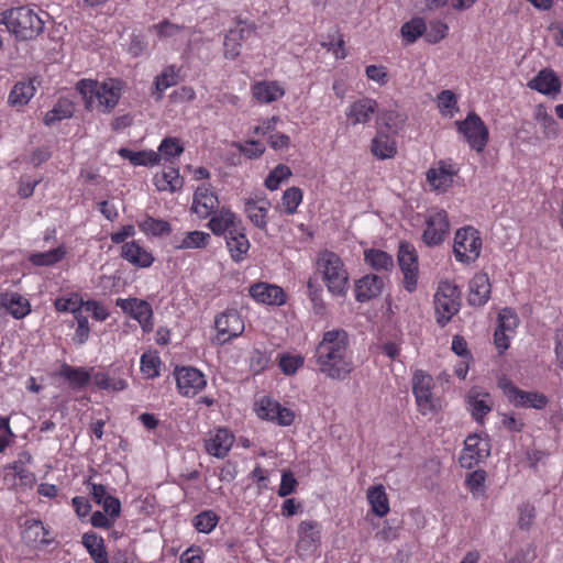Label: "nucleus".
Wrapping results in <instances>:
<instances>
[{
	"mask_svg": "<svg viewBox=\"0 0 563 563\" xmlns=\"http://www.w3.org/2000/svg\"><path fill=\"white\" fill-rule=\"evenodd\" d=\"M318 371L332 380H345L354 371L353 351L343 329L325 331L316 347Z\"/></svg>",
	"mask_w": 563,
	"mask_h": 563,
	"instance_id": "obj_1",
	"label": "nucleus"
},
{
	"mask_svg": "<svg viewBox=\"0 0 563 563\" xmlns=\"http://www.w3.org/2000/svg\"><path fill=\"white\" fill-rule=\"evenodd\" d=\"M124 87L125 84L118 78L80 79L76 84V90L81 96L85 109L100 114H110L114 111Z\"/></svg>",
	"mask_w": 563,
	"mask_h": 563,
	"instance_id": "obj_2",
	"label": "nucleus"
},
{
	"mask_svg": "<svg viewBox=\"0 0 563 563\" xmlns=\"http://www.w3.org/2000/svg\"><path fill=\"white\" fill-rule=\"evenodd\" d=\"M316 272L327 290L335 297H344L350 288V275L342 258L331 251H322L316 261Z\"/></svg>",
	"mask_w": 563,
	"mask_h": 563,
	"instance_id": "obj_3",
	"label": "nucleus"
},
{
	"mask_svg": "<svg viewBox=\"0 0 563 563\" xmlns=\"http://www.w3.org/2000/svg\"><path fill=\"white\" fill-rule=\"evenodd\" d=\"M0 22L16 38L27 41L37 37L44 30L42 16L29 7L9 9L0 14Z\"/></svg>",
	"mask_w": 563,
	"mask_h": 563,
	"instance_id": "obj_4",
	"label": "nucleus"
},
{
	"mask_svg": "<svg viewBox=\"0 0 563 563\" xmlns=\"http://www.w3.org/2000/svg\"><path fill=\"white\" fill-rule=\"evenodd\" d=\"M483 241L481 233L472 225L456 230L453 239V255L459 263L472 264L481 255Z\"/></svg>",
	"mask_w": 563,
	"mask_h": 563,
	"instance_id": "obj_5",
	"label": "nucleus"
},
{
	"mask_svg": "<svg viewBox=\"0 0 563 563\" xmlns=\"http://www.w3.org/2000/svg\"><path fill=\"white\" fill-rule=\"evenodd\" d=\"M460 306L461 291L459 288L449 282L440 283L434 295L437 322L444 327L459 312Z\"/></svg>",
	"mask_w": 563,
	"mask_h": 563,
	"instance_id": "obj_6",
	"label": "nucleus"
},
{
	"mask_svg": "<svg viewBox=\"0 0 563 563\" xmlns=\"http://www.w3.org/2000/svg\"><path fill=\"white\" fill-rule=\"evenodd\" d=\"M424 230L422 241L428 246L441 245L450 233L448 212L442 208H430L424 213Z\"/></svg>",
	"mask_w": 563,
	"mask_h": 563,
	"instance_id": "obj_7",
	"label": "nucleus"
},
{
	"mask_svg": "<svg viewBox=\"0 0 563 563\" xmlns=\"http://www.w3.org/2000/svg\"><path fill=\"white\" fill-rule=\"evenodd\" d=\"M434 382L431 375L423 371H416L412 377V391L418 410L423 416L434 415L440 404L433 395Z\"/></svg>",
	"mask_w": 563,
	"mask_h": 563,
	"instance_id": "obj_8",
	"label": "nucleus"
},
{
	"mask_svg": "<svg viewBox=\"0 0 563 563\" xmlns=\"http://www.w3.org/2000/svg\"><path fill=\"white\" fill-rule=\"evenodd\" d=\"M455 125L472 150L477 153H482L485 150L489 140V132L479 115L473 111L468 112L466 118L462 121H456Z\"/></svg>",
	"mask_w": 563,
	"mask_h": 563,
	"instance_id": "obj_9",
	"label": "nucleus"
},
{
	"mask_svg": "<svg viewBox=\"0 0 563 563\" xmlns=\"http://www.w3.org/2000/svg\"><path fill=\"white\" fill-rule=\"evenodd\" d=\"M498 387L501 389L508 401L515 407L540 410L548 405V398L545 395L538 391H526L519 389L506 378L499 379Z\"/></svg>",
	"mask_w": 563,
	"mask_h": 563,
	"instance_id": "obj_10",
	"label": "nucleus"
},
{
	"mask_svg": "<svg viewBox=\"0 0 563 563\" xmlns=\"http://www.w3.org/2000/svg\"><path fill=\"white\" fill-rule=\"evenodd\" d=\"M214 328L217 335L213 342L223 345L242 335L245 324L236 310H227L216 317Z\"/></svg>",
	"mask_w": 563,
	"mask_h": 563,
	"instance_id": "obj_11",
	"label": "nucleus"
},
{
	"mask_svg": "<svg viewBox=\"0 0 563 563\" xmlns=\"http://www.w3.org/2000/svg\"><path fill=\"white\" fill-rule=\"evenodd\" d=\"M115 305L124 313H128L131 318L136 320L145 333L153 330V309L146 300L139 298H118Z\"/></svg>",
	"mask_w": 563,
	"mask_h": 563,
	"instance_id": "obj_12",
	"label": "nucleus"
},
{
	"mask_svg": "<svg viewBox=\"0 0 563 563\" xmlns=\"http://www.w3.org/2000/svg\"><path fill=\"white\" fill-rule=\"evenodd\" d=\"M255 412L258 418L275 422L279 426H290L295 420V412L282 406L278 401L263 397L255 402Z\"/></svg>",
	"mask_w": 563,
	"mask_h": 563,
	"instance_id": "obj_13",
	"label": "nucleus"
},
{
	"mask_svg": "<svg viewBox=\"0 0 563 563\" xmlns=\"http://www.w3.org/2000/svg\"><path fill=\"white\" fill-rule=\"evenodd\" d=\"M466 409L472 418L483 423L484 418L493 410L494 400L483 387L474 386L465 395Z\"/></svg>",
	"mask_w": 563,
	"mask_h": 563,
	"instance_id": "obj_14",
	"label": "nucleus"
},
{
	"mask_svg": "<svg viewBox=\"0 0 563 563\" xmlns=\"http://www.w3.org/2000/svg\"><path fill=\"white\" fill-rule=\"evenodd\" d=\"M489 455L488 441L478 434H471L464 441V449L460 455L462 467L472 468Z\"/></svg>",
	"mask_w": 563,
	"mask_h": 563,
	"instance_id": "obj_15",
	"label": "nucleus"
},
{
	"mask_svg": "<svg viewBox=\"0 0 563 563\" xmlns=\"http://www.w3.org/2000/svg\"><path fill=\"white\" fill-rule=\"evenodd\" d=\"M398 263L404 274V286L413 291L418 280V256L415 247L409 243H400Z\"/></svg>",
	"mask_w": 563,
	"mask_h": 563,
	"instance_id": "obj_16",
	"label": "nucleus"
},
{
	"mask_svg": "<svg viewBox=\"0 0 563 563\" xmlns=\"http://www.w3.org/2000/svg\"><path fill=\"white\" fill-rule=\"evenodd\" d=\"M320 525L317 521L305 520L298 527L296 551L300 556L312 555L320 545Z\"/></svg>",
	"mask_w": 563,
	"mask_h": 563,
	"instance_id": "obj_17",
	"label": "nucleus"
},
{
	"mask_svg": "<svg viewBox=\"0 0 563 563\" xmlns=\"http://www.w3.org/2000/svg\"><path fill=\"white\" fill-rule=\"evenodd\" d=\"M175 377L179 393L186 397L196 396L207 385V379L202 372L194 367L177 368Z\"/></svg>",
	"mask_w": 563,
	"mask_h": 563,
	"instance_id": "obj_18",
	"label": "nucleus"
},
{
	"mask_svg": "<svg viewBox=\"0 0 563 563\" xmlns=\"http://www.w3.org/2000/svg\"><path fill=\"white\" fill-rule=\"evenodd\" d=\"M234 442V434L227 428H216L209 431L205 439V449L208 454L217 457L224 459Z\"/></svg>",
	"mask_w": 563,
	"mask_h": 563,
	"instance_id": "obj_19",
	"label": "nucleus"
},
{
	"mask_svg": "<svg viewBox=\"0 0 563 563\" xmlns=\"http://www.w3.org/2000/svg\"><path fill=\"white\" fill-rule=\"evenodd\" d=\"M456 174L454 164L440 161L427 172V181L433 190L444 192L452 186Z\"/></svg>",
	"mask_w": 563,
	"mask_h": 563,
	"instance_id": "obj_20",
	"label": "nucleus"
},
{
	"mask_svg": "<svg viewBox=\"0 0 563 563\" xmlns=\"http://www.w3.org/2000/svg\"><path fill=\"white\" fill-rule=\"evenodd\" d=\"M377 109L378 103L375 99L362 97L346 107L345 117L351 125H365L372 120Z\"/></svg>",
	"mask_w": 563,
	"mask_h": 563,
	"instance_id": "obj_21",
	"label": "nucleus"
},
{
	"mask_svg": "<svg viewBox=\"0 0 563 563\" xmlns=\"http://www.w3.org/2000/svg\"><path fill=\"white\" fill-rule=\"evenodd\" d=\"M218 206V196L209 185L197 187L192 198L191 211L197 214L199 219L211 217Z\"/></svg>",
	"mask_w": 563,
	"mask_h": 563,
	"instance_id": "obj_22",
	"label": "nucleus"
},
{
	"mask_svg": "<svg viewBox=\"0 0 563 563\" xmlns=\"http://www.w3.org/2000/svg\"><path fill=\"white\" fill-rule=\"evenodd\" d=\"M251 297L264 305L282 306L286 302V294L276 285L258 283L250 287Z\"/></svg>",
	"mask_w": 563,
	"mask_h": 563,
	"instance_id": "obj_23",
	"label": "nucleus"
},
{
	"mask_svg": "<svg viewBox=\"0 0 563 563\" xmlns=\"http://www.w3.org/2000/svg\"><path fill=\"white\" fill-rule=\"evenodd\" d=\"M271 206V201L265 197L247 198L244 201V212L256 228L265 230Z\"/></svg>",
	"mask_w": 563,
	"mask_h": 563,
	"instance_id": "obj_24",
	"label": "nucleus"
},
{
	"mask_svg": "<svg viewBox=\"0 0 563 563\" xmlns=\"http://www.w3.org/2000/svg\"><path fill=\"white\" fill-rule=\"evenodd\" d=\"M241 221L236 214L229 208L222 207L219 211H214L208 222V228L216 235L230 234L233 229L241 227Z\"/></svg>",
	"mask_w": 563,
	"mask_h": 563,
	"instance_id": "obj_25",
	"label": "nucleus"
},
{
	"mask_svg": "<svg viewBox=\"0 0 563 563\" xmlns=\"http://www.w3.org/2000/svg\"><path fill=\"white\" fill-rule=\"evenodd\" d=\"M252 33L253 29L243 23L231 29L224 36V56L230 59L238 57L240 55L243 41L249 38Z\"/></svg>",
	"mask_w": 563,
	"mask_h": 563,
	"instance_id": "obj_26",
	"label": "nucleus"
},
{
	"mask_svg": "<svg viewBox=\"0 0 563 563\" xmlns=\"http://www.w3.org/2000/svg\"><path fill=\"white\" fill-rule=\"evenodd\" d=\"M120 255L131 265L141 268H147L154 263L152 253L135 241L123 243Z\"/></svg>",
	"mask_w": 563,
	"mask_h": 563,
	"instance_id": "obj_27",
	"label": "nucleus"
},
{
	"mask_svg": "<svg viewBox=\"0 0 563 563\" xmlns=\"http://www.w3.org/2000/svg\"><path fill=\"white\" fill-rule=\"evenodd\" d=\"M252 95L260 103H272L285 95V88L275 80H261L252 85Z\"/></svg>",
	"mask_w": 563,
	"mask_h": 563,
	"instance_id": "obj_28",
	"label": "nucleus"
},
{
	"mask_svg": "<svg viewBox=\"0 0 563 563\" xmlns=\"http://www.w3.org/2000/svg\"><path fill=\"white\" fill-rule=\"evenodd\" d=\"M0 310H4L19 320L31 312V305L26 298L18 292H4L0 297Z\"/></svg>",
	"mask_w": 563,
	"mask_h": 563,
	"instance_id": "obj_29",
	"label": "nucleus"
},
{
	"mask_svg": "<svg viewBox=\"0 0 563 563\" xmlns=\"http://www.w3.org/2000/svg\"><path fill=\"white\" fill-rule=\"evenodd\" d=\"M490 296V283L485 273L476 274L470 282L468 302L472 306H483Z\"/></svg>",
	"mask_w": 563,
	"mask_h": 563,
	"instance_id": "obj_30",
	"label": "nucleus"
},
{
	"mask_svg": "<svg viewBox=\"0 0 563 563\" xmlns=\"http://www.w3.org/2000/svg\"><path fill=\"white\" fill-rule=\"evenodd\" d=\"M371 152L378 159H389L397 154V143L390 134L378 131L371 143Z\"/></svg>",
	"mask_w": 563,
	"mask_h": 563,
	"instance_id": "obj_31",
	"label": "nucleus"
},
{
	"mask_svg": "<svg viewBox=\"0 0 563 563\" xmlns=\"http://www.w3.org/2000/svg\"><path fill=\"white\" fill-rule=\"evenodd\" d=\"M383 286L384 282L377 275H365L356 283V299L358 301H366L375 298L382 292Z\"/></svg>",
	"mask_w": 563,
	"mask_h": 563,
	"instance_id": "obj_32",
	"label": "nucleus"
},
{
	"mask_svg": "<svg viewBox=\"0 0 563 563\" xmlns=\"http://www.w3.org/2000/svg\"><path fill=\"white\" fill-rule=\"evenodd\" d=\"M227 246L234 262H241L250 250V242L242 225L225 236Z\"/></svg>",
	"mask_w": 563,
	"mask_h": 563,
	"instance_id": "obj_33",
	"label": "nucleus"
},
{
	"mask_svg": "<svg viewBox=\"0 0 563 563\" xmlns=\"http://www.w3.org/2000/svg\"><path fill=\"white\" fill-rule=\"evenodd\" d=\"M48 531L41 520L27 519L23 525L21 537L23 541L30 545L48 543Z\"/></svg>",
	"mask_w": 563,
	"mask_h": 563,
	"instance_id": "obj_34",
	"label": "nucleus"
},
{
	"mask_svg": "<svg viewBox=\"0 0 563 563\" xmlns=\"http://www.w3.org/2000/svg\"><path fill=\"white\" fill-rule=\"evenodd\" d=\"M153 183L159 191L176 192L183 188L184 179L177 168L169 167L162 173H157Z\"/></svg>",
	"mask_w": 563,
	"mask_h": 563,
	"instance_id": "obj_35",
	"label": "nucleus"
},
{
	"mask_svg": "<svg viewBox=\"0 0 563 563\" xmlns=\"http://www.w3.org/2000/svg\"><path fill=\"white\" fill-rule=\"evenodd\" d=\"M211 240L209 233L203 231H190L174 236L173 244L177 250H194L206 247Z\"/></svg>",
	"mask_w": 563,
	"mask_h": 563,
	"instance_id": "obj_36",
	"label": "nucleus"
},
{
	"mask_svg": "<svg viewBox=\"0 0 563 563\" xmlns=\"http://www.w3.org/2000/svg\"><path fill=\"white\" fill-rule=\"evenodd\" d=\"M528 86L543 95H553L560 90V80L552 70L543 69L528 82Z\"/></svg>",
	"mask_w": 563,
	"mask_h": 563,
	"instance_id": "obj_37",
	"label": "nucleus"
},
{
	"mask_svg": "<svg viewBox=\"0 0 563 563\" xmlns=\"http://www.w3.org/2000/svg\"><path fill=\"white\" fill-rule=\"evenodd\" d=\"M119 155L134 166L153 167L161 163V155L153 150L135 152L129 148H120Z\"/></svg>",
	"mask_w": 563,
	"mask_h": 563,
	"instance_id": "obj_38",
	"label": "nucleus"
},
{
	"mask_svg": "<svg viewBox=\"0 0 563 563\" xmlns=\"http://www.w3.org/2000/svg\"><path fill=\"white\" fill-rule=\"evenodd\" d=\"M367 500L371 505L372 511L378 516L384 517L389 512V501L385 487L383 485H375L367 489Z\"/></svg>",
	"mask_w": 563,
	"mask_h": 563,
	"instance_id": "obj_39",
	"label": "nucleus"
},
{
	"mask_svg": "<svg viewBox=\"0 0 563 563\" xmlns=\"http://www.w3.org/2000/svg\"><path fill=\"white\" fill-rule=\"evenodd\" d=\"M82 544L95 563H109L104 542L101 537L95 532H87L82 536Z\"/></svg>",
	"mask_w": 563,
	"mask_h": 563,
	"instance_id": "obj_40",
	"label": "nucleus"
},
{
	"mask_svg": "<svg viewBox=\"0 0 563 563\" xmlns=\"http://www.w3.org/2000/svg\"><path fill=\"white\" fill-rule=\"evenodd\" d=\"M35 90L34 80L19 81L9 93V103L19 107L25 106L33 98Z\"/></svg>",
	"mask_w": 563,
	"mask_h": 563,
	"instance_id": "obj_41",
	"label": "nucleus"
},
{
	"mask_svg": "<svg viewBox=\"0 0 563 563\" xmlns=\"http://www.w3.org/2000/svg\"><path fill=\"white\" fill-rule=\"evenodd\" d=\"M95 385L102 390L107 391H122L129 386V383L123 377H117L109 372H98L93 375Z\"/></svg>",
	"mask_w": 563,
	"mask_h": 563,
	"instance_id": "obj_42",
	"label": "nucleus"
},
{
	"mask_svg": "<svg viewBox=\"0 0 563 563\" xmlns=\"http://www.w3.org/2000/svg\"><path fill=\"white\" fill-rule=\"evenodd\" d=\"M67 251L64 245H59L46 252L32 253L29 261L35 266H53L66 256Z\"/></svg>",
	"mask_w": 563,
	"mask_h": 563,
	"instance_id": "obj_43",
	"label": "nucleus"
},
{
	"mask_svg": "<svg viewBox=\"0 0 563 563\" xmlns=\"http://www.w3.org/2000/svg\"><path fill=\"white\" fill-rule=\"evenodd\" d=\"M365 262L376 271H385L388 272L394 267L393 257L380 250H366L364 252Z\"/></svg>",
	"mask_w": 563,
	"mask_h": 563,
	"instance_id": "obj_44",
	"label": "nucleus"
},
{
	"mask_svg": "<svg viewBox=\"0 0 563 563\" xmlns=\"http://www.w3.org/2000/svg\"><path fill=\"white\" fill-rule=\"evenodd\" d=\"M54 307L58 312H69L74 316L82 310L84 299L78 292H70L67 296L57 297Z\"/></svg>",
	"mask_w": 563,
	"mask_h": 563,
	"instance_id": "obj_45",
	"label": "nucleus"
},
{
	"mask_svg": "<svg viewBox=\"0 0 563 563\" xmlns=\"http://www.w3.org/2000/svg\"><path fill=\"white\" fill-rule=\"evenodd\" d=\"M59 375L68 379L75 388L86 386L90 379V375L86 369L81 367H71L67 364H64L60 367Z\"/></svg>",
	"mask_w": 563,
	"mask_h": 563,
	"instance_id": "obj_46",
	"label": "nucleus"
},
{
	"mask_svg": "<svg viewBox=\"0 0 563 563\" xmlns=\"http://www.w3.org/2000/svg\"><path fill=\"white\" fill-rule=\"evenodd\" d=\"M183 152L184 146L177 137H165L161 142L157 153L161 155V161L173 162V159L180 156Z\"/></svg>",
	"mask_w": 563,
	"mask_h": 563,
	"instance_id": "obj_47",
	"label": "nucleus"
},
{
	"mask_svg": "<svg viewBox=\"0 0 563 563\" xmlns=\"http://www.w3.org/2000/svg\"><path fill=\"white\" fill-rule=\"evenodd\" d=\"M139 227L141 231L147 235L159 236L170 232V224L167 221L154 219L152 217H147L141 221Z\"/></svg>",
	"mask_w": 563,
	"mask_h": 563,
	"instance_id": "obj_48",
	"label": "nucleus"
},
{
	"mask_svg": "<svg viewBox=\"0 0 563 563\" xmlns=\"http://www.w3.org/2000/svg\"><path fill=\"white\" fill-rule=\"evenodd\" d=\"M291 176V170L287 165H277L265 179V187L268 190H277L282 183L287 180Z\"/></svg>",
	"mask_w": 563,
	"mask_h": 563,
	"instance_id": "obj_49",
	"label": "nucleus"
},
{
	"mask_svg": "<svg viewBox=\"0 0 563 563\" xmlns=\"http://www.w3.org/2000/svg\"><path fill=\"white\" fill-rule=\"evenodd\" d=\"M303 362L305 358L300 354L283 353L278 356V366L285 375H294Z\"/></svg>",
	"mask_w": 563,
	"mask_h": 563,
	"instance_id": "obj_50",
	"label": "nucleus"
},
{
	"mask_svg": "<svg viewBox=\"0 0 563 563\" xmlns=\"http://www.w3.org/2000/svg\"><path fill=\"white\" fill-rule=\"evenodd\" d=\"M302 201V191L298 187L287 188L282 197V207L287 214H294Z\"/></svg>",
	"mask_w": 563,
	"mask_h": 563,
	"instance_id": "obj_51",
	"label": "nucleus"
},
{
	"mask_svg": "<svg viewBox=\"0 0 563 563\" xmlns=\"http://www.w3.org/2000/svg\"><path fill=\"white\" fill-rule=\"evenodd\" d=\"M219 517L212 510H206L194 518L195 528L201 533H210L218 525Z\"/></svg>",
	"mask_w": 563,
	"mask_h": 563,
	"instance_id": "obj_52",
	"label": "nucleus"
},
{
	"mask_svg": "<svg viewBox=\"0 0 563 563\" xmlns=\"http://www.w3.org/2000/svg\"><path fill=\"white\" fill-rule=\"evenodd\" d=\"M456 96L451 90H443L437 97L438 109L443 117L452 118L456 110Z\"/></svg>",
	"mask_w": 563,
	"mask_h": 563,
	"instance_id": "obj_53",
	"label": "nucleus"
},
{
	"mask_svg": "<svg viewBox=\"0 0 563 563\" xmlns=\"http://www.w3.org/2000/svg\"><path fill=\"white\" fill-rule=\"evenodd\" d=\"M518 327V317L516 312L509 308L503 309L498 314V325L496 329L508 333V335H515Z\"/></svg>",
	"mask_w": 563,
	"mask_h": 563,
	"instance_id": "obj_54",
	"label": "nucleus"
},
{
	"mask_svg": "<svg viewBox=\"0 0 563 563\" xmlns=\"http://www.w3.org/2000/svg\"><path fill=\"white\" fill-rule=\"evenodd\" d=\"M485 471L477 470L467 475L465 483L474 497H482L485 494Z\"/></svg>",
	"mask_w": 563,
	"mask_h": 563,
	"instance_id": "obj_55",
	"label": "nucleus"
},
{
	"mask_svg": "<svg viewBox=\"0 0 563 563\" xmlns=\"http://www.w3.org/2000/svg\"><path fill=\"white\" fill-rule=\"evenodd\" d=\"M426 31V23L415 18L401 26V35L408 43H413Z\"/></svg>",
	"mask_w": 563,
	"mask_h": 563,
	"instance_id": "obj_56",
	"label": "nucleus"
},
{
	"mask_svg": "<svg viewBox=\"0 0 563 563\" xmlns=\"http://www.w3.org/2000/svg\"><path fill=\"white\" fill-rule=\"evenodd\" d=\"M15 465L18 466L15 474L18 476L19 492H24L26 489L33 488V486L36 483L35 474L30 470L25 468L22 465V461H15Z\"/></svg>",
	"mask_w": 563,
	"mask_h": 563,
	"instance_id": "obj_57",
	"label": "nucleus"
},
{
	"mask_svg": "<svg viewBox=\"0 0 563 563\" xmlns=\"http://www.w3.org/2000/svg\"><path fill=\"white\" fill-rule=\"evenodd\" d=\"M178 73L174 66H169L163 70L155 79L156 90L159 92L175 86L177 84Z\"/></svg>",
	"mask_w": 563,
	"mask_h": 563,
	"instance_id": "obj_58",
	"label": "nucleus"
},
{
	"mask_svg": "<svg viewBox=\"0 0 563 563\" xmlns=\"http://www.w3.org/2000/svg\"><path fill=\"white\" fill-rule=\"evenodd\" d=\"M365 76L369 81L377 84L379 87L387 85L389 80L388 70L384 65H368L365 68Z\"/></svg>",
	"mask_w": 563,
	"mask_h": 563,
	"instance_id": "obj_59",
	"label": "nucleus"
},
{
	"mask_svg": "<svg viewBox=\"0 0 563 563\" xmlns=\"http://www.w3.org/2000/svg\"><path fill=\"white\" fill-rule=\"evenodd\" d=\"M239 152L250 159L261 157L265 152V146L258 141L251 140L245 143L236 144Z\"/></svg>",
	"mask_w": 563,
	"mask_h": 563,
	"instance_id": "obj_60",
	"label": "nucleus"
},
{
	"mask_svg": "<svg viewBox=\"0 0 563 563\" xmlns=\"http://www.w3.org/2000/svg\"><path fill=\"white\" fill-rule=\"evenodd\" d=\"M74 318L77 321L74 341L78 344H84L88 340L90 332L88 319L82 314V310L74 314Z\"/></svg>",
	"mask_w": 563,
	"mask_h": 563,
	"instance_id": "obj_61",
	"label": "nucleus"
},
{
	"mask_svg": "<svg viewBox=\"0 0 563 563\" xmlns=\"http://www.w3.org/2000/svg\"><path fill=\"white\" fill-rule=\"evenodd\" d=\"M154 27L161 38H177L184 31L181 25L172 23L167 20L156 24Z\"/></svg>",
	"mask_w": 563,
	"mask_h": 563,
	"instance_id": "obj_62",
	"label": "nucleus"
},
{
	"mask_svg": "<svg viewBox=\"0 0 563 563\" xmlns=\"http://www.w3.org/2000/svg\"><path fill=\"white\" fill-rule=\"evenodd\" d=\"M159 360L153 354L144 353L141 357V371L148 378L159 375L158 372Z\"/></svg>",
	"mask_w": 563,
	"mask_h": 563,
	"instance_id": "obj_63",
	"label": "nucleus"
},
{
	"mask_svg": "<svg viewBox=\"0 0 563 563\" xmlns=\"http://www.w3.org/2000/svg\"><path fill=\"white\" fill-rule=\"evenodd\" d=\"M536 517V508L531 504H521L518 507V525L521 529H529Z\"/></svg>",
	"mask_w": 563,
	"mask_h": 563,
	"instance_id": "obj_64",
	"label": "nucleus"
}]
</instances>
